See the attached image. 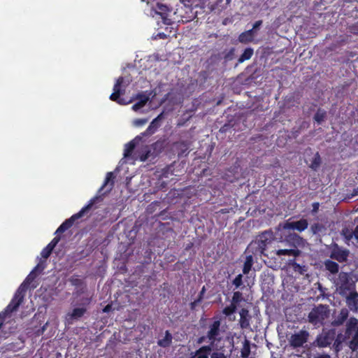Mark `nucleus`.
I'll list each match as a JSON object with an SVG mask.
<instances>
[{"label":"nucleus","instance_id":"1","mask_svg":"<svg viewBox=\"0 0 358 358\" xmlns=\"http://www.w3.org/2000/svg\"><path fill=\"white\" fill-rule=\"evenodd\" d=\"M281 239V241L285 242L287 248L277 250L275 254L278 256L287 255L296 257L301 255V251L296 248L297 245L301 241V238L299 235L294 233H289V234H285V236H282V238Z\"/></svg>","mask_w":358,"mask_h":358},{"label":"nucleus","instance_id":"2","mask_svg":"<svg viewBox=\"0 0 358 358\" xmlns=\"http://www.w3.org/2000/svg\"><path fill=\"white\" fill-rule=\"evenodd\" d=\"M99 199V196H94L92 198L88 203L85 205L83 208H81V210L78 212L77 213L73 215L70 218L66 220L56 230L55 234H62L65 232L66 230L70 229L74 222L77 220L78 219H80L85 216V215H87L89 212L92 209L94 205L96 203V201Z\"/></svg>","mask_w":358,"mask_h":358},{"label":"nucleus","instance_id":"3","mask_svg":"<svg viewBox=\"0 0 358 358\" xmlns=\"http://www.w3.org/2000/svg\"><path fill=\"white\" fill-rule=\"evenodd\" d=\"M273 240V234L265 231L258 236L255 241H252L248 247V250L255 255H264V252Z\"/></svg>","mask_w":358,"mask_h":358},{"label":"nucleus","instance_id":"4","mask_svg":"<svg viewBox=\"0 0 358 358\" xmlns=\"http://www.w3.org/2000/svg\"><path fill=\"white\" fill-rule=\"evenodd\" d=\"M329 313L327 305L319 304L308 313V320L314 327H320L325 324V320L329 317Z\"/></svg>","mask_w":358,"mask_h":358},{"label":"nucleus","instance_id":"5","mask_svg":"<svg viewBox=\"0 0 358 358\" xmlns=\"http://www.w3.org/2000/svg\"><path fill=\"white\" fill-rule=\"evenodd\" d=\"M222 319L220 315H215L211 322L208 324L207 337L210 345L215 347L217 343L222 340V334L224 331L221 327Z\"/></svg>","mask_w":358,"mask_h":358},{"label":"nucleus","instance_id":"6","mask_svg":"<svg viewBox=\"0 0 358 358\" xmlns=\"http://www.w3.org/2000/svg\"><path fill=\"white\" fill-rule=\"evenodd\" d=\"M334 284L342 296H345L350 292L355 290V283L352 280L349 273L341 271L334 280Z\"/></svg>","mask_w":358,"mask_h":358},{"label":"nucleus","instance_id":"7","mask_svg":"<svg viewBox=\"0 0 358 358\" xmlns=\"http://www.w3.org/2000/svg\"><path fill=\"white\" fill-rule=\"evenodd\" d=\"M308 222L306 219H301L296 222L286 221L282 225L280 224L278 231H280V238H282V236L289 234L291 233L289 230H296L299 232L303 231L308 228Z\"/></svg>","mask_w":358,"mask_h":358},{"label":"nucleus","instance_id":"8","mask_svg":"<svg viewBox=\"0 0 358 358\" xmlns=\"http://www.w3.org/2000/svg\"><path fill=\"white\" fill-rule=\"evenodd\" d=\"M352 332H355L352 340L350 341L349 348L355 351L358 349V320L355 317H351L347 323L345 334L349 338Z\"/></svg>","mask_w":358,"mask_h":358},{"label":"nucleus","instance_id":"9","mask_svg":"<svg viewBox=\"0 0 358 358\" xmlns=\"http://www.w3.org/2000/svg\"><path fill=\"white\" fill-rule=\"evenodd\" d=\"M166 145V141L164 138H160L157 140L156 142L153 143L150 145L149 149L146 150L145 153L141 156V161L145 162L150 157H152L155 158L157 157L162 151Z\"/></svg>","mask_w":358,"mask_h":358},{"label":"nucleus","instance_id":"10","mask_svg":"<svg viewBox=\"0 0 358 358\" xmlns=\"http://www.w3.org/2000/svg\"><path fill=\"white\" fill-rule=\"evenodd\" d=\"M22 285L17 289L13 298L9 304L6 306L4 311L2 312L3 314H4L6 316H8L14 311H16L18 307L22 303L24 297V289H22Z\"/></svg>","mask_w":358,"mask_h":358},{"label":"nucleus","instance_id":"11","mask_svg":"<svg viewBox=\"0 0 358 358\" xmlns=\"http://www.w3.org/2000/svg\"><path fill=\"white\" fill-rule=\"evenodd\" d=\"M309 336L310 334L306 330H301L292 334L289 339L290 346L293 348L302 347L303 344L308 342Z\"/></svg>","mask_w":358,"mask_h":358},{"label":"nucleus","instance_id":"12","mask_svg":"<svg viewBox=\"0 0 358 358\" xmlns=\"http://www.w3.org/2000/svg\"><path fill=\"white\" fill-rule=\"evenodd\" d=\"M124 83V78L119 77L113 86V92L110 96V99L120 105H125L127 102L123 98H120V95L124 93V90H121V86Z\"/></svg>","mask_w":358,"mask_h":358},{"label":"nucleus","instance_id":"13","mask_svg":"<svg viewBox=\"0 0 358 358\" xmlns=\"http://www.w3.org/2000/svg\"><path fill=\"white\" fill-rule=\"evenodd\" d=\"M336 332L334 329H329L327 331L317 336L316 338L317 345L320 348L329 346L335 339Z\"/></svg>","mask_w":358,"mask_h":358},{"label":"nucleus","instance_id":"14","mask_svg":"<svg viewBox=\"0 0 358 358\" xmlns=\"http://www.w3.org/2000/svg\"><path fill=\"white\" fill-rule=\"evenodd\" d=\"M349 253L348 250L340 247L337 243H334L330 251V258L343 263L347 261Z\"/></svg>","mask_w":358,"mask_h":358},{"label":"nucleus","instance_id":"15","mask_svg":"<svg viewBox=\"0 0 358 358\" xmlns=\"http://www.w3.org/2000/svg\"><path fill=\"white\" fill-rule=\"evenodd\" d=\"M343 297H345V302L350 310L353 312H358V292L354 290L350 292Z\"/></svg>","mask_w":358,"mask_h":358},{"label":"nucleus","instance_id":"16","mask_svg":"<svg viewBox=\"0 0 358 358\" xmlns=\"http://www.w3.org/2000/svg\"><path fill=\"white\" fill-rule=\"evenodd\" d=\"M240 319L238 324L242 329H248L250 328V320L252 316L248 308H243L239 311Z\"/></svg>","mask_w":358,"mask_h":358},{"label":"nucleus","instance_id":"17","mask_svg":"<svg viewBox=\"0 0 358 358\" xmlns=\"http://www.w3.org/2000/svg\"><path fill=\"white\" fill-rule=\"evenodd\" d=\"M215 348V347L208 344L202 345L195 352L191 353L189 358H209L211 352Z\"/></svg>","mask_w":358,"mask_h":358},{"label":"nucleus","instance_id":"18","mask_svg":"<svg viewBox=\"0 0 358 358\" xmlns=\"http://www.w3.org/2000/svg\"><path fill=\"white\" fill-rule=\"evenodd\" d=\"M164 119V113H161L157 115L150 124L148 127L146 129L145 131L141 133L143 136H150L155 134L157 129L160 127V122Z\"/></svg>","mask_w":358,"mask_h":358},{"label":"nucleus","instance_id":"19","mask_svg":"<svg viewBox=\"0 0 358 358\" xmlns=\"http://www.w3.org/2000/svg\"><path fill=\"white\" fill-rule=\"evenodd\" d=\"M173 145L178 151V157L187 155L189 153V148L191 145L190 141H180L175 142Z\"/></svg>","mask_w":358,"mask_h":358},{"label":"nucleus","instance_id":"20","mask_svg":"<svg viewBox=\"0 0 358 358\" xmlns=\"http://www.w3.org/2000/svg\"><path fill=\"white\" fill-rule=\"evenodd\" d=\"M61 238L60 236H55L47 245L46 247H45L41 252V255L42 256L43 258H44L45 259H48L52 250H54V248L56 247V245H57V243L59 242Z\"/></svg>","mask_w":358,"mask_h":358},{"label":"nucleus","instance_id":"21","mask_svg":"<svg viewBox=\"0 0 358 358\" xmlns=\"http://www.w3.org/2000/svg\"><path fill=\"white\" fill-rule=\"evenodd\" d=\"M141 136H137L134 139L127 143L124 146V157H129L131 155L134 150L136 148V141H141Z\"/></svg>","mask_w":358,"mask_h":358},{"label":"nucleus","instance_id":"22","mask_svg":"<svg viewBox=\"0 0 358 358\" xmlns=\"http://www.w3.org/2000/svg\"><path fill=\"white\" fill-rule=\"evenodd\" d=\"M325 270L329 271L332 275H336L339 271V265L336 262L331 259H326L324 262Z\"/></svg>","mask_w":358,"mask_h":358},{"label":"nucleus","instance_id":"23","mask_svg":"<svg viewBox=\"0 0 358 358\" xmlns=\"http://www.w3.org/2000/svg\"><path fill=\"white\" fill-rule=\"evenodd\" d=\"M348 317V311L345 308L341 309L338 315L332 321L331 324L334 327L342 325Z\"/></svg>","mask_w":358,"mask_h":358},{"label":"nucleus","instance_id":"24","mask_svg":"<svg viewBox=\"0 0 358 358\" xmlns=\"http://www.w3.org/2000/svg\"><path fill=\"white\" fill-rule=\"evenodd\" d=\"M348 337L345 334L343 335L342 333H340L337 336L336 335L335 339L333 341V348L336 352H338L342 350V343Z\"/></svg>","mask_w":358,"mask_h":358},{"label":"nucleus","instance_id":"25","mask_svg":"<svg viewBox=\"0 0 358 358\" xmlns=\"http://www.w3.org/2000/svg\"><path fill=\"white\" fill-rule=\"evenodd\" d=\"M172 339H173V337H172L171 334L169 332V331H166L165 336H164V338L159 339L157 341V344L160 347L167 348V347L170 346V345L171 344Z\"/></svg>","mask_w":358,"mask_h":358},{"label":"nucleus","instance_id":"26","mask_svg":"<svg viewBox=\"0 0 358 358\" xmlns=\"http://www.w3.org/2000/svg\"><path fill=\"white\" fill-rule=\"evenodd\" d=\"M254 259L252 255H247L243 267V273L248 274L252 269Z\"/></svg>","mask_w":358,"mask_h":358},{"label":"nucleus","instance_id":"27","mask_svg":"<svg viewBox=\"0 0 358 358\" xmlns=\"http://www.w3.org/2000/svg\"><path fill=\"white\" fill-rule=\"evenodd\" d=\"M250 341L245 338L243 342V347L241 350V357L242 358H248L250 355Z\"/></svg>","mask_w":358,"mask_h":358},{"label":"nucleus","instance_id":"28","mask_svg":"<svg viewBox=\"0 0 358 358\" xmlns=\"http://www.w3.org/2000/svg\"><path fill=\"white\" fill-rule=\"evenodd\" d=\"M326 117H327V111L325 110L320 108L316 111V113L313 117V120L317 124H320L322 122L324 121Z\"/></svg>","mask_w":358,"mask_h":358},{"label":"nucleus","instance_id":"29","mask_svg":"<svg viewBox=\"0 0 358 358\" xmlns=\"http://www.w3.org/2000/svg\"><path fill=\"white\" fill-rule=\"evenodd\" d=\"M254 54V50L252 48H247L239 57L238 63H243L245 60L250 59Z\"/></svg>","mask_w":358,"mask_h":358},{"label":"nucleus","instance_id":"30","mask_svg":"<svg viewBox=\"0 0 358 358\" xmlns=\"http://www.w3.org/2000/svg\"><path fill=\"white\" fill-rule=\"evenodd\" d=\"M87 312L86 308H76L69 315L70 319L75 320L82 317Z\"/></svg>","mask_w":358,"mask_h":358},{"label":"nucleus","instance_id":"31","mask_svg":"<svg viewBox=\"0 0 358 358\" xmlns=\"http://www.w3.org/2000/svg\"><path fill=\"white\" fill-rule=\"evenodd\" d=\"M115 176L113 172H108L106 174L104 182L101 186L100 190L103 189L105 187L110 185V189H111L114 186V179Z\"/></svg>","mask_w":358,"mask_h":358},{"label":"nucleus","instance_id":"32","mask_svg":"<svg viewBox=\"0 0 358 358\" xmlns=\"http://www.w3.org/2000/svg\"><path fill=\"white\" fill-rule=\"evenodd\" d=\"M321 163H322L321 157H320L319 152H317L315 153L314 157L313 158L309 167L313 171H317L319 169V167L320 166Z\"/></svg>","mask_w":358,"mask_h":358},{"label":"nucleus","instance_id":"33","mask_svg":"<svg viewBox=\"0 0 358 358\" xmlns=\"http://www.w3.org/2000/svg\"><path fill=\"white\" fill-rule=\"evenodd\" d=\"M243 301H244L243 294L239 291L234 292L231 303L238 307V304Z\"/></svg>","mask_w":358,"mask_h":358},{"label":"nucleus","instance_id":"34","mask_svg":"<svg viewBox=\"0 0 358 358\" xmlns=\"http://www.w3.org/2000/svg\"><path fill=\"white\" fill-rule=\"evenodd\" d=\"M236 306L231 303L229 306H227L223 308L222 313L226 316H230L231 315L236 313Z\"/></svg>","mask_w":358,"mask_h":358},{"label":"nucleus","instance_id":"35","mask_svg":"<svg viewBox=\"0 0 358 358\" xmlns=\"http://www.w3.org/2000/svg\"><path fill=\"white\" fill-rule=\"evenodd\" d=\"M352 234V231H351L350 229H348L346 227L343 228L341 231V235L345 238L346 243L351 241L352 238H353V234Z\"/></svg>","mask_w":358,"mask_h":358},{"label":"nucleus","instance_id":"36","mask_svg":"<svg viewBox=\"0 0 358 358\" xmlns=\"http://www.w3.org/2000/svg\"><path fill=\"white\" fill-rule=\"evenodd\" d=\"M324 229V226L320 223H314L310 227V230L313 234H317Z\"/></svg>","mask_w":358,"mask_h":358},{"label":"nucleus","instance_id":"37","mask_svg":"<svg viewBox=\"0 0 358 358\" xmlns=\"http://www.w3.org/2000/svg\"><path fill=\"white\" fill-rule=\"evenodd\" d=\"M238 41L241 43H247L253 41L252 36L247 34L246 31L241 33L238 36Z\"/></svg>","mask_w":358,"mask_h":358},{"label":"nucleus","instance_id":"38","mask_svg":"<svg viewBox=\"0 0 358 358\" xmlns=\"http://www.w3.org/2000/svg\"><path fill=\"white\" fill-rule=\"evenodd\" d=\"M148 99L147 97L144 96L143 99H141L139 101L134 103L132 106V108L134 110H137L141 108L142 107H143L145 105V103L148 101Z\"/></svg>","mask_w":358,"mask_h":358},{"label":"nucleus","instance_id":"39","mask_svg":"<svg viewBox=\"0 0 358 358\" xmlns=\"http://www.w3.org/2000/svg\"><path fill=\"white\" fill-rule=\"evenodd\" d=\"M232 284L235 286L236 288L240 287L243 285V275H237L233 280Z\"/></svg>","mask_w":358,"mask_h":358},{"label":"nucleus","instance_id":"40","mask_svg":"<svg viewBox=\"0 0 358 358\" xmlns=\"http://www.w3.org/2000/svg\"><path fill=\"white\" fill-rule=\"evenodd\" d=\"M157 13L159 14L161 16L164 15L166 14V12L168 11L169 9L168 6L164 4H157Z\"/></svg>","mask_w":358,"mask_h":358},{"label":"nucleus","instance_id":"41","mask_svg":"<svg viewBox=\"0 0 358 358\" xmlns=\"http://www.w3.org/2000/svg\"><path fill=\"white\" fill-rule=\"evenodd\" d=\"M45 261H41L32 270L34 272L38 273H41L45 269Z\"/></svg>","mask_w":358,"mask_h":358},{"label":"nucleus","instance_id":"42","mask_svg":"<svg viewBox=\"0 0 358 358\" xmlns=\"http://www.w3.org/2000/svg\"><path fill=\"white\" fill-rule=\"evenodd\" d=\"M289 264L293 266L295 271L302 273L303 267L299 264L296 263L294 259L289 260Z\"/></svg>","mask_w":358,"mask_h":358},{"label":"nucleus","instance_id":"43","mask_svg":"<svg viewBox=\"0 0 358 358\" xmlns=\"http://www.w3.org/2000/svg\"><path fill=\"white\" fill-rule=\"evenodd\" d=\"M210 358H227L223 352L214 351L210 355Z\"/></svg>","mask_w":358,"mask_h":358},{"label":"nucleus","instance_id":"44","mask_svg":"<svg viewBox=\"0 0 358 358\" xmlns=\"http://www.w3.org/2000/svg\"><path fill=\"white\" fill-rule=\"evenodd\" d=\"M148 122V119L146 118H140L136 119L134 121V124L136 127H140L145 124Z\"/></svg>","mask_w":358,"mask_h":358},{"label":"nucleus","instance_id":"45","mask_svg":"<svg viewBox=\"0 0 358 358\" xmlns=\"http://www.w3.org/2000/svg\"><path fill=\"white\" fill-rule=\"evenodd\" d=\"M207 341L208 342V337H207V333H206V335L201 336L197 338L196 343L201 344V343L207 342Z\"/></svg>","mask_w":358,"mask_h":358},{"label":"nucleus","instance_id":"46","mask_svg":"<svg viewBox=\"0 0 358 358\" xmlns=\"http://www.w3.org/2000/svg\"><path fill=\"white\" fill-rule=\"evenodd\" d=\"M312 210H311V213L313 215H315L316 214L318 210H319V208H320V203L319 202H314L313 204H312Z\"/></svg>","mask_w":358,"mask_h":358},{"label":"nucleus","instance_id":"47","mask_svg":"<svg viewBox=\"0 0 358 358\" xmlns=\"http://www.w3.org/2000/svg\"><path fill=\"white\" fill-rule=\"evenodd\" d=\"M36 275L37 273L31 271V273L27 275L26 281H27L28 282L33 281L36 277Z\"/></svg>","mask_w":358,"mask_h":358},{"label":"nucleus","instance_id":"48","mask_svg":"<svg viewBox=\"0 0 358 358\" xmlns=\"http://www.w3.org/2000/svg\"><path fill=\"white\" fill-rule=\"evenodd\" d=\"M200 302H199V299H195L194 301L191 302L189 306H190V309L192 310H195L196 308V306L199 304Z\"/></svg>","mask_w":358,"mask_h":358},{"label":"nucleus","instance_id":"49","mask_svg":"<svg viewBox=\"0 0 358 358\" xmlns=\"http://www.w3.org/2000/svg\"><path fill=\"white\" fill-rule=\"evenodd\" d=\"M205 292H206L205 287H203V288L201 289V292H199L197 298L196 299H199L200 303L203 300V294H204Z\"/></svg>","mask_w":358,"mask_h":358},{"label":"nucleus","instance_id":"50","mask_svg":"<svg viewBox=\"0 0 358 358\" xmlns=\"http://www.w3.org/2000/svg\"><path fill=\"white\" fill-rule=\"evenodd\" d=\"M162 18L163 20V22L164 24H167V25H169V24H172V21L171 19L168 18L165 15H162Z\"/></svg>","mask_w":358,"mask_h":358},{"label":"nucleus","instance_id":"51","mask_svg":"<svg viewBox=\"0 0 358 358\" xmlns=\"http://www.w3.org/2000/svg\"><path fill=\"white\" fill-rule=\"evenodd\" d=\"M353 237L358 243V225L355 227L354 231H352Z\"/></svg>","mask_w":358,"mask_h":358},{"label":"nucleus","instance_id":"52","mask_svg":"<svg viewBox=\"0 0 358 358\" xmlns=\"http://www.w3.org/2000/svg\"><path fill=\"white\" fill-rule=\"evenodd\" d=\"M262 24V20H257L256 21L254 24H253V27L252 28L256 30L257 29L259 28V27Z\"/></svg>","mask_w":358,"mask_h":358},{"label":"nucleus","instance_id":"53","mask_svg":"<svg viewBox=\"0 0 358 358\" xmlns=\"http://www.w3.org/2000/svg\"><path fill=\"white\" fill-rule=\"evenodd\" d=\"M112 309V306L110 304H108L106 305L103 309V313H108Z\"/></svg>","mask_w":358,"mask_h":358},{"label":"nucleus","instance_id":"54","mask_svg":"<svg viewBox=\"0 0 358 358\" xmlns=\"http://www.w3.org/2000/svg\"><path fill=\"white\" fill-rule=\"evenodd\" d=\"M7 316H6L4 314H3V313L1 312L0 313V328L1 327V326L3 325V321L5 320V318Z\"/></svg>","mask_w":358,"mask_h":358},{"label":"nucleus","instance_id":"55","mask_svg":"<svg viewBox=\"0 0 358 358\" xmlns=\"http://www.w3.org/2000/svg\"><path fill=\"white\" fill-rule=\"evenodd\" d=\"M246 33L250 36H252V38L254 39V35H255V29L252 28L250 30L246 31Z\"/></svg>","mask_w":358,"mask_h":358},{"label":"nucleus","instance_id":"56","mask_svg":"<svg viewBox=\"0 0 358 358\" xmlns=\"http://www.w3.org/2000/svg\"><path fill=\"white\" fill-rule=\"evenodd\" d=\"M229 126L228 124H224V126H222L220 129V131L222 132V133H224V132H227V131L228 130Z\"/></svg>","mask_w":358,"mask_h":358},{"label":"nucleus","instance_id":"57","mask_svg":"<svg viewBox=\"0 0 358 358\" xmlns=\"http://www.w3.org/2000/svg\"><path fill=\"white\" fill-rule=\"evenodd\" d=\"M157 36L159 38H162V39H166L167 38V36L166 34L164 33H158L157 34Z\"/></svg>","mask_w":358,"mask_h":358},{"label":"nucleus","instance_id":"58","mask_svg":"<svg viewBox=\"0 0 358 358\" xmlns=\"http://www.w3.org/2000/svg\"><path fill=\"white\" fill-rule=\"evenodd\" d=\"M315 358H331V357L328 354H323L316 357Z\"/></svg>","mask_w":358,"mask_h":358},{"label":"nucleus","instance_id":"59","mask_svg":"<svg viewBox=\"0 0 358 358\" xmlns=\"http://www.w3.org/2000/svg\"><path fill=\"white\" fill-rule=\"evenodd\" d=\"M87 303H90V299H87Z\"/></svg>","mask_w":358,"mask_h":358},{"label":"nucleus","instance_id":"60","mask_svg":"<svg viewBox=\"0 0 358 358\" xmlns=\"http://www.w3.org/2000/svg\"><path fill=\"white\" fill-rule=\"evenodd\" d=\"M40 358H42V357H40Z\"/></svg>","mask_w":358,"mask_h":358}]
</instances>
